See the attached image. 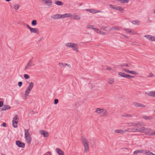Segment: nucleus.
<instances>
[{
  "label": "nucleus",
  "mask_w": 155,
  "mask_h": 155,
  "mask_svg": "<svg viewBox=\"0 0 155 155\" xmlns=\"http://www.w3.org/2000/svg\"><path fill=\"white\" fill-rule=\"evenodd\" d=\"M81 140L84 149V152L86 153L89 150V141L86 138L83 136L81 137Z\"/></svg>",
  "instance_id": "nucleus-1"
},
{
  "label": "nucleus",
  "mask_w": 155,
  "mask_h": 155,
  "mask_svg": "<svg viewBox=\"0 0 155 155\" xmlns=\"http://www.w3.org/2000/svg\"><path fill=\"white\" fill-rule=\"evenodd\" d=\"M33 83L32 82H31L30 83L29 85L28 86V88H27L25 91V99H26V97L30 93L31 90L33 87Z\"/></svg>",
  "instance_id": "nucleus-2"
},
{
  "label": "nucleus",
  "mask_w": 155,
  "mask_h": 155,
  "mask_svg": "<svg viewBox=\"0 0 155 155\" xmlns=\"http://www.w3.org/2000/svg\"><path fill=\"white\" fill-rule=\"evenodd\" d=\"M124 30L127 34L129 33L131 35H135L137 34L136 32L134 30L129 28H124Z\"/></svg>",
  "instance_id": "nucleus-3"
},
{
  "label": "nucleus",
  "mask_w": 155,
  "mask_h": 155,
  "mask_svg": "<svg viewBox=\"0 0 155 155\" xmlns=\"http://www.w3.org/2000/svg\"><path fill=\"white\" fill-rule=\"evenodd\" d=\"M137 129V132H139L141 133H143L147 131L148 130V129L147 128H145L144 127H138Z\"/></svg>",
  "instance_id": "nucleus-4"
},
{
  "label": "nucleus",
  "mask_w": 155,
  "mask_h": 155,
  "mask_svg": "<svg viewBox=\"0 0 155 155\" xmlns=\"http://www.w3.org/2000/svg\"><path fill=\"white\" fill-rule=\"evenodd\" d=\"M129 124H130V125H129V126H137V127H139L143 125V124L142 123H140L139 122H137L136 123L135 122H131Z\"/></svg>",
  "instance_id": "nucleus-5"
},
{
  "label": "nucleus",
  "mask_w": 155,
  "mask_h": 155,
  "mask_svg": "<svg viewBox=\"0 0 155 155\" xmlns=\"http://www.w3.org/2000/svg\"><path fill=\"white\" fill-rule=\"evenodd\" d=\"M16 143L19 147L23 148L25 147V144L19 140H16Z\"/></svg>",
  "instance_id": "nucleus-6"
},
{
  "label": "nucleus",
  "mask_w": 155,
  "mask_h": 155,
  "mask_svg": "<svg viewBox=\"0 0 155 155\" xmlns=\"http://www.w3.org/2000/svg\"><path fill=\"white\" fill-rule=\"evenodd\" d=\"M40 134L43 135L44 137H47L48 135V132L43 130H40L39 131Z\"/></svg>",
  "instance_id": "nucleus-7"
},
{
  "label": "nucleus",
  "mask_w": 155,
  "mask_h": 155,
  "mask_svg": "<svg viewBox=\"0 0 155 155\" xmlns=\"http://www.w3.org/2000/svg\"><path fill=\"white\" fill-rule=\"evenodd\" d=\"M133 105L134 107H146V106L143 104L137 102H134L133 103Z\"/></svg>",
  "instance_id": "nucleus-8"
},
{
  "label": "nucleus",
  "mask_w": 155,
  "mask_h": 155,
  "mask_svg": "<svg viewBox=\"0 0 155 155\" xmlns=\"http://www.w3.org/2000/svg\"><path fill=\"white\" fill-rule=\"evenodd\" d=\"M72 48L74 51L76 52H78L79 51L78 46L77 44L74 43Z\"/></svg>",
  "instance_id": "nucleus-9"
},
{
  "label": "nucleus",
  "mask_w": 155,
  "mask_h": 155,
  "mask_svg": "<svg viewBox=\"0 0 155 155\" xmlns=\"http://www.w3.org/2000/svg\"><path fill=\"white\" fill-rule=\"evenodd\" d=\"M120 27L115 26L112 27L110 29H108V31H111L114 30L119 31L120 30Z\"/></svg>",
  "instance_id": "nucleus-10"
},
{
  "label": "nucleus",
  "mask_w": 155,
  "mask_h": 155,
  "mask_svg": "<svg viewBox=\"0 0 155 155\" xmlns=\"http://www.w3.org/2000/svg\"><path fill=\"white\" fill-rule=\"evenodd\" d=\"M51 18L54 19L60 18H62L61 15L56 14L51 16Z\"/></svg>",
  "instance_id": "nucleus-11"
},
{
  "label": "nucleus",
  "mask_w": 155,
  "mask_h": 155,
  "mask_svg": "<svg viewBox=\"0 0 155 155\" xmlns=\"http://www.w3.org/2000/svg\"><path fill=\"white\" fill-rule=\"evenodd\" d=\"M56 150L57 153L59 155H64V152L59 148H56Z\"/></svg>",
  "instance_id": "nucleus-12"
},
{
  "label": "nucleus",
  "mask_w": 155,
  "mask_h": 155,
  "mask_svg": "<svg viewBox=\"0 0 155 155\" xmlns=\"http://www.w3.org/2000/svg\"><path fill=\"white\" fill-rule=\"evenodd\" d=\"M30 31L31 33H35L37 34L39 33V30L37 28H31Z\"/></svg>",
  "instance_id": "nucleus-13"
},
{
  "label": "nucleus",
  "mask_w": 155,
  "mask_h": 155,
  "mask_svg": "<svg viewBox=\"0 0 155 155\" xmlns=\"http://www.w3.org/2000/svg\"><path fill=\"white\" fill-rule=\"evenodd\" d=\"M100 116L101 117H104L107 115V110L104 109H103L102 110V112Z\"/></svg>",
  "instance_id": "nucleus-14"
},
{
  "label": "nucleus",
  "mask_w": 155,
  "mask_h": 155,
  "mask_svg": "<svg viewBox=\"0 0 155 155\" xmlns=\"http://www.w3.org/2000/svg\"><path fill=\"white\" fill-rule=\"evenodd\" d=\"M25 137L27 143L30 144L31 141V136H28Z\"/></svg>",
  "instance_id": "nucleus-15"
},
{
  "label": "nucleus",
  "mask_w": 155,
  "mask_h": 155,
  "mask_svg": "<svg viewBox=\"0 0 155 155\" xmlns=\"http://www.w3.org/2000/svg\"><path fill=\"white\" fill-rule=\"evenodd\" d=\"M144 152V150H137L133 152L134 154H137L138 153H143Z\"/></svg>",
  "instance_id": "nucleus-16"
},
{
  "label": "nucleus",
  "mask_w": 155,
  "mask_h": 155,
  "mask_svg": "<svg viewBox=\"0 0 155 155\" xmlns=\"http://www.w3.org/2000/svg\"><path fill=\"white\" fill-rule=\"evenodd\" d=\"M44 2L48 6H51L52 4V2L51 0H45Z\"/></svg>",
  "instance_id": "nucleus-17"
},
{
  "label": "nucleus",
  "mask_w": 155,
  "mask_h": 155,
  "mask_svg": "<svg viewBox=\"0 0 155 155\" xmlns=\"http://www.w3.org/2000/svg\"><path fill=\"white\" fill-rule=\"evenodd\" d=\"M10 108V107L8 105H4L2 107V110H8Z\"/></svg>",
  "instance_id": "nucleus-18"
},
{
  "label": "nucleus",
  "mask_w": 155,
  "mask_h": 155,
  "mask_svg": "<svg viewBox=\"0 0 155 155\" xmlns=\"http://www.w3.org/2000/svg\"><path fill=\"white\" fill-rule=\"evenodd\" d=\"M114 79L113 78H109L108 79V82L109 84H112L114 82Z\"/></svg>",
  "instance_id": "nucleus-19"
},
{
  "label": "nucleus",
  "mask_w": 155,
  "mask_h": 155,
  "mask_svg": "<svg viewBox=\"0 0 155 155\" xmlns=\"http://www.w3.org/2000/svg\"><path fill=\"white\" fill-rule=\"evenodd\" d=\"M72 16L71 13H67L61 15L62 18H64L66 17H71Z\"/></svg>",
  "instance_id": "nucleus-20"
},
{
  "label": "nucleus",
  "mask_w": 155,
  "mask_h": 155,
  "mask_svg": "<svg viewBox=\"0 0 155 155\" xmlns=\"http://www.w3.org/2000/svg\"><path fill=\"white\" fill-rule=\"evenodd\" d=\"M146 94L151 96L155 97V92L154 91L146 92Z\"/></svg>",
  "instance_id": "nucleus-21"
},
{
  "label": "nucleus",
  "mask_w": 155,
  "mask_h": 155,
  "mask_svg": "<svg viewBox=\"0 0 155 155\" xmlns=\"http://www.w3.org/2000/svg\"><path fill=\"white\" fill-rule=\"evenodd\" d=\"M114 131L116 133H120L121 134H124V131L123 130H119V129L115 130H114Z\"/></svg>",
  "instance_id": "nucleus-22"
},
{
  "label": "nucleus",
  "mask_w": 155,
  "mask_h": 155,
  "mask_svg": "<svg viewBox=\"0 0 155 155\" xmlns=\"http://www.w3.org/2000/svg\"><path fill=\"white\" fill-rule=\"evenodd\" d=\"M131 22L133 24L135 25H139L140 24V21L137 20H134L131 21Z\"/></svg>",
  "instance_id": "nucleus-23"
},
{
  "label": "nucleus",
  "mask_w": 155,
  "mask_h": 155,
  "mask_svg": "<svg viewBox=\"0 0 155 155\" xmlns=\"http://www.w3.org/2000/svg\"><path fill=\"white\" fill-rule=\"evenodd\" d=\"M30 136V134L28 129H26L25 130V137Z\"/></svg>",
  "instance_id": "nucleus-24"
},
{
  "label": "nucleus",
  "mask_w": 155,
  "mask_h": 155,
  "mask_svg": "<svg viewBox=\"0 0 155 155\" xmlns=\"http://www.w3.org/2000/svg\"><path fill=\"white\" fill-rule=\"evenodd\" d=\"M32 65V63H30V62H28L27 64L26 65V66L25 67V69H24L25 70H26L30 68L31 67Z\"/></svg>",
  "instance_id": "nucleus-25"
},
{
  "label": "nucleus",
  "mask_w": 155,
  "mask_h": 155,
  "mask_svg": "<svg viewBox=\"0 0 155 155\" xmlns=\"http://www.w3.org/2000/svg\"><path fill=\"white\" fill-rule=\"evenodd\" d=\"M72 18L73 19L76 20H79L81 18L77 15H74L72 16Z\"/></svg>",
  "instance_id": "nucleus-26"
},
{
  "label": "nucleus",
  "mask_w": 155,
  "mask_h": 155,
  "mask_svg": "<svg viewBox=\"0 0 155 155\" xmlns=\"http://www.w3.org/2000/svg\"><path fill=\"white\" fill-rule=\"evenodd\" d=\"M74 43H74L69 42L66 44L65 45L66 46L69 48H72Z\"/></svg>",
  "instance_id": "nucleus-27"
},
{
  "label": "nucleus",
  "mask_w": 155,
  "mask_h": 155,
  "mask_svg": "<svg viewBox=\"0 0 155 155\" xmlns=\"http://www.w3.org/2000/svg\"><path fill=\"white\" fill-rule=\"evenodd\" d=\"M115 10L121 12L124 9L121 7L120 6H115Z\"/></svg>",
  "instance_id": "nucleus-28"
},
{
  "label": "nucleus",
  "mask_w": 155,
  "mask_h": 155,
  "mask_svg": "<svg viewBox=\"0 0 155 155\" xmlns=\"http://www.w3.org/2000/svg\"><path fill=\"white\" fill-rule=\"evenodd\" d=\"M55 3L56 5L59 6L62 5H63V3L62 2L59 1H55Z\"/></svg>",
  "instance_id": "nucleus-29"
},
{
  "label": "nucleus",
  "mask_w": 155,
  "mask_h": 155,
  "mask_svg": "<svg viewBox=\"0 0 155 155\" xmlns=\"http://www.w3.org/2000/svg\"><path fill=\"white\" fill-rule=\"evenodd\" d=\"M146 132V134L149 136H152V131H150V129H148V130Z\"/></svg>",
  "instance_id": "nucleus-30"
},
{
  "label": "nucleus",
  "mask_w": 155,
  "mask_h": 155,
  "mask_svg": "<svg viewBox=\"0 0 155 155\" xmlns=\"http://www.w3.org/2000/svg\"><path fill=\"white\" fill-rule=\"evenodd\" d=\"M132 116L131 115L126 113L124 114L121 115V117H130Z\"/></svg>",
  "instance_id": "nucleus-31"
},
{
  "label": "nucleus",
  "mask_w": 155,
  "mask_h": 155,
  "mask_svg": "<svg viewBox=\"0 0 155 155\" xmlns=\"http://www.w3.org/2000/svg\"><path fill=\"white\" fill-rule=\"evenodd\" d=\"M18 121H13L12 120V125L14 127L16 128L17 127V124L18 122Z\"/></svg>",
  "instance_id": "nucleus-32"
},
{
  "label": "nucleus",
  "mask_w": 155,
  "mask_h": 155,
  "mask_svg": "<svg viewBox=\"0 0 155 155\" xmlns=\"http://www.w3.org/2000/svg\"><path fill=\"white\" fill-rule=\"evenodd\" d=\"M125 78H126L127 79H130V78H133L134 77V76H132L128 74H126L125 76H124Z\"/></svg>",
  "instance_id": "nucleus-33"
},
{
  "label": "nucleus",
  "mask_w": 155,
  "mask_h": 155,
  "mask_svg": "<svg viewBox=\"0 0 155 155\" xmlns=\"http://www.w3.org/2000/svg\"><path fill=\"white\" fill-rule=\"evenodd\" d=\"M102 109H101L99 108H97L96 109L95 111L96 113L98 114H100L101 113V112H102Z\"/></svg>",
  "instance_id": "nucleus-34"
},
{
  "label": "nucleus",
  "mask_w": 155,
  "mask_h": 155,
  "mask_svg": "<svg viewBox=\"0 0 155 155\" xmlns=\"http://www.w3.org/2000/svg\"><path fill=\"white\" fill-rule=\"evenodd\" d=\"M20 5L19 4H15L13 5V8L15 10H18L20 7Z\"/></svg>",
  "instance_id": "nucleus-35"
},
{
  "label": "nucleus",
  "mask_w": 155,
  "mask_h": 155,
  "mask_svg": "<svg viewBox=\"0 0 155 155\" xmlns=\"http://www.w3.org/2000/svg\"><path fill=\"white\" fill-rule=\"evenodd\" d=\"M144 153L145 154H147V155H152L153 153L147 150H146L145 151L144 150Z\"/></svg>",
  "instance_id": "nucleus-36"
},
{
  "label": "nucleus",
  "mask_w": 155,
  "mask_h": 155,
  "mask_svg": "<svg viewBox=\"0 0 155 155\" xmlns=\"http://www.w3.org/2000/svg\"><path fill=\"white\" fill-rule=\"evenodd\" d=\"M58 64H59V65H60L61 66V67H65L66 65H67L69 67H70V64H65V63L63 64L62 63H59Z\"/></svg>",
  "instance_id": "nucleus-37"
},
{
  "label": "nucleus",
  "mask_w": 155,
  "mask_h": 155,
  "mask_svg": "<svg viewBox=\"0 0 155 155\" xmlns=\"http://www.w3.org/2000/svg\"><path fill=\"white\" fill-rule=\"evenodd\" d=\"M118 74L121 77L124 78V76H125L126 73L122 72H118Z\"/></svg>",
  "instance_id": "nucleus-38"
},
{
  "label": "nucleus",
  "mask_w": 155,
  "mask_h": 155,
  "mask_svg": "<svg viewBox=\"0 0 155 155\" xmlns=\"http://www.w3.org/2000/svg\"><path fill=\"white\" fill-rule=\"evenodd\" d=\"M131 130V132H137V129L135 127H132L130 128Z\"/></svg>",
  "instance_id": "nucleus-39"
},
{
  "label": "nucleus",
  "mask_w": 155,
  "mask_h": 155,
  "mask_svg": "<svg viewBox=\"0 0 155 155\" xmlns=\"http://www.w3.org/2000/svg\"><path fill=\"white\" fill-rule=\"evenodd\" d=\"M31 24L33 26L36 25L37 24L36 20H33L31 21Z\"/></svg>",
  "instance_id": "nucleus-40"
},
{
  "label": "nucleus",
  "mask_w": 155,
  "mask_h": 155,
  "mask_svg": "<svg viewBox=\"0 0 155 155\" xmlns=\"http://www.w3.org/2000/svg\"><path fill=\"white\" fill-rule=\"evenodd\" d=\"M128 73L132 74H133L134 75H137V72L136 71H130L129 70V71Z\"/></svg>",
  "instance_id": "nucleus-41"
},
{
  "label": "nucleus",
  "mask_w": 155,
  "mask_h": 155,
  "mask_svg": "<svg viewBox=\"0 0 155 155\" xmlns=\"http://www.w3.org/2000/svg\"><path fill=\"white\" fill-rule=\"evenodd\" d=\"M18 115H16L13 118V121H18Z\"/></svg>",
  "instance_id": "nucleus-42"
},
{
  "label": "nucleus",
  "mask_w": 155,
  "mask_h": 155,
  "mask_svg": "<svg viewBox=\"0 0 155 155\" xmlns=\"http://www.w3.org/2000/svg\"><path fill=\"white\" fill-rule=\"evenodd\" d=\"M143 118L146 120H150L151 119V117H148L147 116H144L143 117Z\"/></svg>",
  "instance_id": "nucleus-43"
},
{
  "label": "nucleus",
  "mask_w": 155,
  "mask_h": 155,
  "mask_svg": "<svg viewBox=\"0 0 155 155\" xmlns=\"http://www.w3.org/2000/svg\"><path fill=\"white\" fill-rule=\"evenodd\" d=\"M152 36L149 35H145V37L146 38H147L149 40H151V37Z\"/></svg>",
  "instance_id": "nucleus-44"
},
{
  "label": "nucleus",
  "mask_w": 155,
  "mask_h": 155,
  "mask_svg": "<svg viewBox=\"0 0 155 155\" xmlns=\"http://www.w3.org/2000/svg\"><path fill=\"white\" fill-rule=\"evenodd\" d=\"M87 28H91L93 29L94 30V27L93 25H87Z\"/></svg>",
  "instance_id": "nucleus-45"
},
{
  "label": "nucleus",
  "mask_w": 155,
  "mask_h": 155,
  "mask_svg": "<svg viewBox=\"0 0 155 155\" xmlns=\"http://www.w3.org/2000/svg\"><path fill=\"white\" fill-rule=\"evenodd\" d=\"M124 134H125L126 132H131L130 128H127L125 130H124Z\"/></svg>",
  "instance_id": "nucleus-46"
},
{
  "label": "nucleus",
  "mask_w": 155,
  "mask_h": 155,
  "mask_svg": "<svg viewBox=\"0 0 155 155\" xmlns=\"http://www.w3.org/2000/svg\"><path fill=\"white\" fill-rule=\"evenodd\" d=\"M24 77L25 79H28L30 78V76L28 74H25L24 75Z\"/></svg>",
  "instance_id": "nucleus-47"
},
{
  "label": "nucleus",
  "mask_w": 155,
  "mask_h": 155,
  "mask_svg": "<svg viewBox=\"0 0 155 155\" xmlns=\"http://www.w3.org/2000/svg\"><path fill=\"white\" fill-rule=\"evenodd\" d=\"M109 7L110 8L113 9H115V6H114L113 5H111V4H110L109 5Z\"/></svg>",
  "instance_id": "nucleus-48"
},
{
  "label": "nucleus",
  "mask_w": 155,
  "mask_h": 155,
  "mask_svg": "<svg viewBox=\"0 0 155 155\" xmlns=\"http://www.w3.org/2000/svg\"><path fill=\"white\" fill-rule=\"evenodd\" d=\"M86 10L87 11H88L92 13L94 11V9H87Z\"/></svg>",
  "instance_id": "nucleus-49"
},
{
  "label": "nucleus",
  "mask_w": 155,
  "mask_h": 155,
  "mask_svg": "<svg viewBox=\"0 0 155 155\" xmlns=\"http://www.w3.org/2000/svg\"><path fill=\"white\" fill-rule=\"evenodd\" d=\"M94 30L97 33H99V31H100L101 30H100L98 29L95 28H94Z\"/></svg>",
  "instance_id": "nucleus-50"
},
{
  "label": "nucleus",
  "mask_w": 155,
  "mask_h": 155,
  "mask_svg": "<svg viewBox=\"0 0 155 155\" xmlns=\"http://www.w3.org/2000/svg\"><path fill=\"white\" fill-rule=\"evenodd\" d=\"M99 33L100 34L103 35H105V33L103 31H99Z\"/></svg>",
  "instance_id": "nucleus-51"
},
{
  "label": "nucleus",
  "mask_w": 155,
  "mask_h": 155,
  "mask_svg": "<svg viewBox=\"0 0 155 155\" xmlns=\"http://www.w3.org/2000/svg\"><path fill=\"white\" fill-rule=\"evenodd\" d=\"M58 102V99H55L54 100V104H57Z\"/></svg>",
  "instance_id": "nucleus-52"
},
{
  "label": "nucleus",
  "mask_w": 155,
  "mask_h": 155,
  "mask_svg": "<svg viewBox=\"0 0 155 155\" xmlns=\"http://www.w3.org/2000/svg\"><path fill=\"white\" fill-rule=\"evenodd\" d=\"M101 28L104 30L107 31L106 29L107 28V27L106 26H103Z\"/></svg>",
  "instance_id": "nucleus-53"
},
{
  "label": "nucleus",
  "mask_w": 155,
  "mask_h": 155,
  "mask_svg": "<svg viewBox=\"0 0 155 155\" xmlns=\"http://www.w3.org/2000/svg\"><path fill=\"white\" fill-rule=\"evenodd\" d=\"M150 39H151V41H155V37H153L152 36Z\"/></svg>",
  "instance_id": "nucleus-54"
},
{
  "label": "nucleus",
  "mask_w": 155,
  "mask_h": 155,
  "mask_svg": "<svg viewBox=\"0 0 155 155\" xmlns=\"http://www.w3.org/2000/svg\"><path fill=\"white\" fill-rule=\"evenodd\" d=\"M153 76H154L153 74V73H150V74H149L148 77H153Z\"/></svg>",
  "instance_id": "nucleus-55"
},
{
  "label": "nucleus",
  "mask_w": 155,
  "mask_h": 155,
  "mask_svg": "<svg viewBox=\"0 0 155 155\" xmlns=\"http://www.w3.org/2000/svg\"><path fill=\"white\" fill-rule=\"evenodd\" d=\"M123 70L125 71L126 72H127V73H128V72H129V70L127 69H126V68H123Z\"/></svg>",
  "instance_id": "nucleus-56"
},
{
  "label": "nucleus",
  "mask_w": 155,
  "mask_h": 155,
  "mask_svg": "<svg viewBox=\"0 0 155 155\" xmlns=\"http://www.w3.org/2000/svg\"><path fill=\"white\" fill-rule=\"evenodd\" d=\"M130 64H123V66H125L130 68Z\"/></svg>",
  "instance_id": "nucleus-57"
},
{
  "label": "nucleus",
  "mask_w": 155,
  "mask_h": 155,
  "mask_svg": "<svg viewBox=\"0 0 155 155\" xmlns=\"http://www.w3.org/2000/svg\"><path fill=\"white\" fill-rule=\"evenodd\" d=\"M22 84V82H19L18 83V86L20 87H21Z\"/></svg>",
  "instance_id": "nucleus-58"
},
{
  "label": "nucleus",
  "mask_w": 155,
  "mask_h": 155,
  "mask_svg": "<svg viewBox=\"0 0 155 155\" xmlns=\"http://www.w3.org/2000/svg\"><path fill=\"white\" fill-rule=\"evenodd\" d=\"M122 35L123 36L124 38H128V37L126 35Z\"/></svg>",
  "instance_id": "nucleus-59"
},
{
  "label": "nucleus",
  "mask_w": 155,
  "mask_h": 155,
  "mask_svg": "<svg viewBox=\"0 0 155 155\" xmlns=\"http://www.w3.org/2000/svg\"><path fill=\"white\" fill-rule=\"evenodd\" d=\"M26 26H27V27L30 30L31 29V28H31L30 26L28 25V24H26Z\"/></svg>",
  "instance_id": "nucleus-60"
},
{
  "label": "nucleus",
  "mask_w": 155,
  "mask_h": 155,
  "mask_svg": "<svg viewBox=\"0 0 155 155\" xmlns=\"http://www.w3.org/2000/svg\"><path fill=\"white\" fill-rule=\"evenodd\" d=\"M3 103L2 101H0V107H1L3 105Z\"/></svg>",
  "instance_id": "nucleus-61"
},
{
  "label": "nucleus",
  "mask_w": 155,
  "mask_h": 155,
  "mask_svg": "<svg viewBox=\"0 0 155 155\" xmlns=\"http://www.w3.org/2000/svg\"><path fill=\"white\" fill-rule=\"evenodd\" d=\"M33 57H32V58L31 59H30L29 60V61L28 62H30V63H32V60H33Z\"/></svg>",
  "instance_id": "nucleus-62"
},
{
  "label": "nucleus",
  "mask_w": 155,
  "mask_h": 155,
  "mask_svg": "<svg viewBox=\"0 0 155 155\" xmlns=\"http://www.w3.org/2000/svg\"><path fill=\"white\" fill-rule=\"evenodd\" d=\"M2 126L4 127L6 126V124L5 123H3L2 124Z\"/></svg>",
  "instance_id": "nucleus-63"
},
{
  "label": "nucleus",
  "mask_w": 155,
  "mask_h": 155,
  "mask_svg": "<svg viewBox=\"0 0 155 155\" xmlns=\"http://www.w3.org/2000/svg\"><path fill=\"white\" fill-rule=\"evenodd\" d=\"M152 136H154L155 135V131H152Z\"/></svg>",
  "instance_id": "nucleus-64"
}]
</instances>
